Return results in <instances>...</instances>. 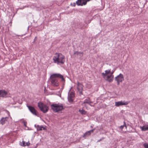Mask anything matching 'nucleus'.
<instances>
[{
	"instance_id": "obj_24",
	"label": "nucleus",
	"mask_w": 148,
	"mask_h": 148,
	"mask_svg": "<svg viewBox=\"0 0 148 148\" xmlns=\"http://www.w3.org/2000/svg\"><path fill=\"white\" fill-rule=\"evenodd\" d=\"M30 143L29 142H27L25 143V146H29L30 145Z\"/></svg>"
},
{
	"instance_id": "obj_4",
	"label": "nucleus",
	"mask_w": 148,
	"mask_h": 148,
	"mask_svg": "<svg viewBox=\"0 0 148 148\" xmlns=\"http://www.w3.org/2000/svg\"><path fill=\"white\" fill-rule=\"evenodd\" d=\"M38 106L40 110L44 113H46L49 110V108L46 105L40 102L38 103Z\"/></svg>"
},
{
	"instance_id": "obj_8",
	"label": "nucleus",
	"mask_w": 148,
	"mask_h": 148,
	"mask_svg": "<svg viewBox=\"0 0 148 148\" xmlns=\"http://www.w3.org/2000/svg\"><path fill=\"white\" fill-rule=\"evenodd\" d=\"M27 107H28L29 110L33 114L35 115H37V112L34 107L28 105L27 106Z\"/></svg>"
},
{
	"instance_id": "obj_32",
	"label": "nucleus",
	"mask_w": 148,
	"mask_h": 148,
	"mask_svg": "<svg viewBox=\"0 0 148 148\" xmlns=\"http://www.w3.org/2000/svg\"><path fill=\"white\" fill-rule=\"evenodd\" d=\"M147 126L148 127V130H148V125H147Z\"/></svg>"
},
{
	"instance_id": "obj_14",
	"label": "nucleus",
	"mask_w": 148,
	"mask_h": 148,
	"mask_svg": "<svg viewBox=\"0 0 148 148\" xmlns=\"http://www.w3.org/2000/svg\"><path fill=\"white\" fill-rule=\"evenodd\" d=\"M46 128L43 127L42 125L40 126L38 125H37V131H41L42 130H45Z\"/></svg>"
},
{
	"instance_id": "obj_13",
	"label": "nucleus",
	"mask_w": 148,
	"mask_h": 148,
	"mask_svg": "<svg viewBox=\"0 0 148 148\" xmlns=\"http://www.w3.org/2000/svg\"><path fill=\"white\" fill-rule=\"evenodd\" d=\"M83 52H79L78 51H75L73 53V55L75 56H79V54H81V57H82L83 55Z\"/></svg>"
},
{
	"instance_id": "obj_28",
	"label": "nucleus",
	"mask_w": 148,
	"mask_h": 148,
	"mask_svg": "<svg viewBox=\"0 0 148 148\" xmlns=\"http://www.w3.org/2000/svg\"><path fill=\"white\" fill-rule=\"evenodd\" d=\"M23 143V146H25V143L24 141L22 142Z\"/></svg>"
},
{
	"instance_id": "obj_30",
	"label": "nucleus",
	"mask_w": 148,
	"mask_h": 148,
	"mask_svg": "<svg viewBox=\"0 0 148 148\" xmlns=\"http://www.w3.org/2000/svg\"><path fill=\"white\" fill-rule=\"evenodd\" d=\"M37 37H36L34 39V41H35L36 40Z\"/></svg>"
},
{
	"instance_id": "obj_29",
	"label": "nucleus",
	"mask_w": 148,
	"mask_h": 148,
	"mask_svg": "<svg viewBox=\"0 0 148 148\" xmlns=\"http://www.w3.org/2000/svg\"><path fill=\"white\" fill-rule=\"evenodd\" d=\"M37 125H34V127L35 128H37Z\"/></svg>"
},
{
	"instance_id": "obj_17",
	"label": "nucleus",
	"mask_w": 148,
	"mask_h": 148,
	"mask_svg": "<svg viewBox=\"0 0 148 148\" xmlns=\"http://www.w3.org/2000/svg\"><path fill=\"white\" fill-rule=\"evenodd\" d=\"M140 127L142 131H145L148 130V127L147 126L146 127H145L144 126H140Z\"/></svg>"
},
{
	"instance_id": "obj_1",
	"label": "nucleus",
	"mask_w": 148,
	"mask_h": 148,
	"mask_svg": "<svg viewBox=\"0 0 148 148\" xmlns=\"http://www.w3.org/2000/svg\"><path fill=\"white\" fill-rule=\"evenodd\" d=\"M58 78H61L62 81H64L65 80L63 76L59 73H55L52 75L50 77V81L52 86H57L59 85V82Z\"/></svg>"
},
{
	"instance_id": "obj_11",
	"label": "nucleus",
	"mask_w": 148,
	"mask_h": 148,
	"mask_svg": "<svg viewBox=\"0 0 148 148\" xmlns=\"http://www.w3.org/2000/svg\"><path fill=\"white\" fill-rule=\"evenodd\" d=\"M8 94V92L4 90H0V99L1 97L3 98L6 97V96Z\"/></svg>"
},
{
	"instance_id": "obj_21",
	"label": "nucleus",
	"mask_w": 148,
	"mask_h": 148,
	"mask_svg": "<svg viewBox=\"0 0 148 148\" xmlns=\"http://www.w3.org/2000/svg\"><path fill=\"white\" fill-rule=\"evenodd\" d=\"M143 146L145 148H148V144L145 143L144 144Z\"/></svg>"
},
{
	"instance_id": "obj_19",
	"label": "nucleus",
	"mask_w": 148,
	"mask_h": 148,
	"mask_svg": "<svg viewBox=\"0 0 148 148\" xmlns=\"http://www.w3.org/2000/svg\"><path fill=\"white\" fill-rule=\"evenodd\" d=\"M124 127H125L126 128L127 127V126L126 125V123L124 121V124L123 125L119 127L120 129L122 130Z\"/></svg>"
},
{
	"instance_id": "obj_10",
	"label": "nucleus",
	"mask_w": 148,
	"mask_h": 148,
	"mask_svg": "<svg viewBox=\"0 0 148 148\" xmlns=\"http://www.w3.org/2000/svg\"><path fill=\"white\" fill-rule=\"evenodd\" d=\"M95 130V129H94L90 131L86 132L84 134V135L82 136V137L85 138L86 137H88V136H90L91 135V133L93 132Z\"/></svg>"
},
{
	"instance_id": "obj_20",
	"label": "nucleus",
	"mask_w": 148,
	"mask_h": 148,
	"mask_svg": "<svg viewBox=\"0 0 148 148\" xmlns=\"http://www.w3.org/2000/svg\"><path fill=\"white\" fill-rule=\"evenodd\" d=\"M105 73L107 75L108 74H109V73L110 74V69L108 70H106L105 71Z\"/></svg>"
},
{
	"instance_id": "obj_31",
	"label": "nucleus",
	"mask_w": 148,
	"mask_h": 148,
	"mask_svg": "<svg viewBox=\"0 0 148 148\" xmlns=\"http://www.w3.org/2000/svg\"><path fill=\"white\" fill-rule=\"evenodd\" d=\"M79 56L81 57V54H79Z\"/></svg>"
},
{
	"instance_id": "obj_33",
	"label": "nucleus",
	"mask_w": 148,
	"mask_h": 148,
	"mask_svg": "<svg viewBox=\"0 0 148 148\" xmlns=\"http://www.w3.org/2000/svg\"><path fill=\"white\" fill-rule=\"evenodd\" d=\"M147 125H148V124Z\"/></svg>"
},
{
	"instance_id": "obj_15",
	"label": "nucleus",
	"mask_w": 148,
	"mask_h": 148,
	"mask_svg": "<svg viewBox=\"0 0 148 148\" xmlns=\"http://www.w3.org/2000/svg\"><path fill=\"white\" fill-rule=\"evenodd\" d=\"M8 119V118L7 117L2 118L1 120V124L2 125L4 124L5 123V122L7 121V119Z\"/></svg>"
},
{
	"instance_id": "obj_12",
	"label": "nucleus",
	"mask_w": 148,
	"mask_h": 148,
	"mask_svg": "<svg viewBox=\"0 0 148 148\" xmlns=\"http://www.w3.org/2000/svg\"><path fill=\"white\" fill-rule=\"evenodd\" d=\"M114 75L110 74V75H109L107 76V80L109 82H112L113 80Z\"/></svg>"
},
{
	"instance_id": "obj_3",
	"label": "nucleus",
	"mask_w": 148,
	"mask_h": 148,
	"mask_svg": "<svg viewBox=\"0 0 148 148\" xmlns=\"http://www.w3.org/2000/svg\"><path fill=\"white\" fill-rule=\"evenodd\" d=\"M51 107L53 112H55L62 111L64 109L63 104L55 103L51 105Z\"/></svg>"
},
{
	"instance_id": "obj_2",
	"label": "nucleus",
	"mask_w": 148,
	"mask_h": 148,
	"mask_svg": "<svg viewBox=\"0 0 148 148\" xmlns=\"http://www.w3.org/2000/svg\"><path fill=\"white\" fill-rule=\"evenodd\" d=\"M53 60L55 63L63 64L65 61V57L61 53H56L53 57Z\"/></svg>"
},
{
	"instance_id": "obj_27",
	"label": "nucleus",
	"mask_w": 148,
	"mask_h": 148,
	"mask_svg": "<svg viewBox=\"0 0 148 148\" xmlns=\"http://www.w3.org/2000/svg\"><path fill=\"white\" fill-rule=\"evenodd\" d=\"M71 5H73V6H75L76 5V4L75 3H71Z\"/></svg>"
},
{
	"instance_id": "obj_23",
	"label": "nucleus",
	"mask_w": 148,
	"mask_h": 148,
	"mask_svg": "<svg viewBox=\"0 0 148 148\" xmlns=\"http://www.w3.org/2000/svg\"><path fill=\"white\" fill-rule=\"evenodd\" d=\"M115 69H114L112 71V72L110 71V74H111V75H112L114 73V72L115 71Z\"/></svg>"
},
{
	"instance_id": "obj_26",
	"label": "nucleus",
	"mask_w": 148,
	"mask_h": 148,
	"mask_svg": "<svg viewBox=\"0 0 148 148\" xmlns=\"http://www.w3.org/2000/svg\"><path fill=\"white\" fill-rule=\"evenodd\" d=\"M104 138L103 137H102V138H101L99 140H98L97 142H99L101 141L102 140H103L104 139Z\"/></svg>"
},
{
	"instance_id": "obj_7",
	"label": "nucleus",
	"mask_w": 148,
	"mask_h": 148,
	"mask_svg": "<svg viewBox=\"0 0 148 148\" xmlns=\"http://www.w3.org/2000/svg\"><path fill=\"white\" fill-rule=\"evenodd\" d=\"M71 89L69 90V92L71 91ZM75 97L74 93L73 92H71L69 93V92H68V99L69 101L70 102H73V98Z\"/></svg>"
},
{
	"instance_id": "obj_9",
	"label": "nucleus",
	"mask_w": 148,
	"mask_h": 148,
	"mask_svg": "<svg viewBox=\"0 0 148 148\" xmlns=\"http://www.w3.org/2000/svg\"><path fill=\"white\" fill-rule=\"evenodd\" d=\"M127 101L123 102L122 101H116L115 102V106L117 107H119L120 106L126 105L128 104Z\"/></svg>"
},
{
	"instance_id": "obj_25",
	"label": "nucleus",
	"mask_w": 148,
	"mask_h": 148,
	"mask_svg": "<svg viewBox=\"0 0 148 148\" xmlns=\"http://www.w3.org/2000/svg\"><path fill=\"white\" fill-rule=\"evenodd\" d=\"M101 74L103 77H104L107 75L105 73H102Z\"/></svg>"
},
{
	"instance_id": "obj_5",
	"label": "nucleus",
	"mask_w": 148,
	"mask_h": 148,
	"mask_svg": "<svg viewBox=\"0 0 148 148\" xmlns=\"http://www.w3.org/2000/svg\"><path fill=\"white\" fill-rule=\"evenodd\" d=\"M115 79L117 82L118 85H119L120 82H122L124 80L123 75L121 73H120L119 75L115 77Z\"/></svg>"
},
{
	"instance_id": "obj_16",
	"label": "nucleus",
	"mask_w": 148,
	"mask_h": 148,
	"mask_svg": "<svg viewBox=\"0 0 148 148\" xmlns=\"http://www.w3.org/2000/svg\"><path fill=\"white\" fill-rule=\"evenodd\" d=\"M92 103V102L90 101L89 98L85 99L83 103L84 104L86 103L90 104Z\"/></svg>"
},
{
	"instance_id": "obj_6",
	"label": "nucleus",
	"mask_w": 148,
	"mask_h": 148,
	"mask_svg": "<svg viewBox=\"0 0 148 148\" xmlns=\"http://www.w3.org/2000/svg\"><path fill=\"white\" fill-rule=\"evenodd\" d=\"M83 86L81 83L77 82V88L78 91L80 95L83 94Z\"/></svg>"
},
{
	"instance_id": "obj_18",
	"label": "nucleus",
	"mask_w": 148,
	"mask_h": 148,
	"mask_svg": "<svg viewBox=\"0 0 148 148\" xmlns=\"http://www.w3.org/2000/svg\"><path fill=\"white\" fill-rule=\"evenodd\" d=\"M79 112L82 114H85L86 113V111L84 109L79 110Z\"/></svg>"
},
{
	"instance_id": "obj_22",
	"label": "nucleus",
	"mask_w": 148,
	"mask_h": 148,
	"mask_svg": "<svg viewBox=\"0 0 148 148\" xmlns=\"http://www.w3.org/2000/svg\"><path fill=\"white\" fill-rule=\"evenodd\" d=\"M23 123L24 126L25 127H27V122L24 121H23Z\"/></svg>"
}]
</instances>
